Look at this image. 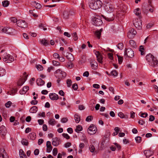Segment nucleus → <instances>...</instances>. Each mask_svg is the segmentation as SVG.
Returning a JSON list of instances; mask_svg holds the SVG:
<instances>
[{
  "label": "nucleus",
  "mask_w": 158,
  "mask_h": 158,
  "mask_svg": "<svg viewBox=\"0 0 158 158\" xmlns=\"http://www.w3.org/2000/svg\"><path fill=\"white\" fill-rule=\"evenodd\" d=\"M146 60L150 65L154 67L157 66L158 61L156 57L151 54L149 53L146 56Z\"/></svg>",
  "instance_id": "1"
},
{
  "label": "nucleus",
  "mask_w": 158,
  "mask_h": 158,
  "mask_svg": "<svg viewBox=\"0 0 158 158\" xmlns=\"http://www.w3.org/2000/svg\"><path fill=\"white\" fill-rule=\"evenodd\" d=\"M102 5V2L99 0H92L89 3V7L92 9L96 10L100 8Z\"/></svg>",
  "instance_id": "2"
},
{
  "label": "nucleus",
  "mask_w": 158,
  "mask_h": 158,
  "mask_svg": "<svg viewBox=\"0 0 158 158\" xmlns=\"http://www.w3.org/2000/svg\"><path fill=\"white\" fill-rule=\"evenodd\" d=\"M1 56L3 59V61L6 63H10L14 60V57L9 54H7L4 52L1 53Z\"/></svg>",
  "instance_id": "3"
},
{
  "label": "nucleus",
  "mask_w": 158,
  "mask_h": 158,
  "mask_svg": "<svg viewBox=\"0 0 158 158\" xmlns=\"http://www.w3.org/2000/svg\"><path fill=\"white\" fill-rule=\"evenodd\" d=\"M54 74L56 75V77H58L57 80V82L58 83H59L60 81V77L64 78L66 76V73L60 69L54 72Z\"/></svg>",
  "instance_id": "4"
},
{
  "label": "nucleus",
  "mask_w": 158,
  "mask_h": 158,
  "mask_svg": "<svg viewBox=\"0 0 158 158\" xmlns=\"http://www.w3.org/2000/svg\"><path fill=\"white\" fill-rule=\"evenodd\" d=\"M93 22V24L97 26H99L102 23V20H101V17L99 16H96L92 19Z\"/></svg>",
  "instance_id": "5"
},
{
  "label": "nucleus",
  "mask_w": 158,
  "mask_h": 158,
  "mask_svg": "<svg viewBox=\"0 0 158 158\" xmlns=\"http://www.w3.org/2000/svg\"><path fill=\"white\" fill-rule=\"evenodd\" d=\"M133 23L135 27L138 29L142 28V22L139 18L135 19L133 20Z\"/></svg>",
  "instance_id": "6"
},
{
  "label": "nucleus",
  "mask_w": 158,
  "mask_h": 158,
  "mask_svg": "<svg viewBox=\"0 0 158 158\" xmlns=\"http://www.w3.org/2000/svg\"><path fill=\"white\" fill-rule=\"evenodd\" d=\"M125 55L129 58H132L134 55V52L131 48H126L125 52Z\"/></svg>",
  "instance_id": "7"
},
{
  "label": "nucleus",
  "mask_w": 158,
  "mask_h": 158,
  "mask_svg": "<svg viewBox=\"0 0 158 158\" xmlns=\"http://www.w3.org/2000/svg\"><path fill=\"white\" fill-rule=\"evenodd\" d=\"M105 10L108 13H111L114 10L112 5L109 3H107L104 6Z\"/></svg>",
  "instance_id": "8"
},
{
  "label": "nucleus",
  "mask_w": 158,
  "mask_h": 158,
  "mask_svg": "<svg viewBox=\"0 0 158 158\" xmlns=\"http://www.w3.org/2000/svg\"><path fill=\"white\" fill-rule=\"evenodd\" d=\"M102 16L104 18L106 21L109 22L112 21H113L114 18V14L112 13L110 14H108L106 16L102 15Z\"/></svg>",
  "instance_id": "9"
},
{
  "label": "nucleus",
  "mask_w": 158,
  "mask_h": 158,
  "mask_svg": "<svg viewBox=\"0 0 158 158\" xmlns=\"http://www.w3.org/2000/svg\"><path fill=\"white\" fill-rule=\"evenodd\" d=\"M97 128L94 125H91L88 129V132L90 135H93L95 134Z\"/></svg>",
  "instance_id": "10"
},
{
  "label": "nucleus",
  "mask_w": 158,
  "mask_h": 158,
  "mask_svg": "<svg viewBox=\"0 0 158 158\" xmlns=\"http://www.w3.org/2000/svg\"><path fill=\"white\" fill-rule=\"evenodd\" d=\"M136 31L133 28H130L127 33V37L130 39H132L134 37L136 33Z\"/></svg>",
  "instance_id": "11"
},
{
  "label": "nucleus",
  "mask_w": 158,
  "mask_h": 158,
  "mask_svg": "<svg viewBox=\"0 0 158 158\" xmlns=\"http://www.w3.org/2000/svg\"><path fill=\"white\" fill-rule=\"evenodd\" d=\"M17 25L18 26L22 28H25L27 27V25L25 21L21 19L18 20Z\"/></svg>",
  "instance_id": "12"
},
{
  "label": "nucleus",
  "mask_w": 158,
  "mask_h": 158,
  "mask_svg": "<svg viewBox=\"0 0 158 158\" xmlns=\"http://www.w3.org/2000/svg\"><path fill=\"white\" fill-rule=\"evenodd\" d=\"M61 143L60 139L57 137H55L52 139V144L55 146H57Z\"/></svg>",
  "instance_id": "13"
},
{
  "label": "nucleus",
  "mask_w": 158,
  "mask_h": 158,
  "mask_svg": "<svg viewBox=\"0 0 158 158\" xmlns=\"http://www.w3.org/2000/svg\"><path fill=\"white\" fill-rule=\"evenodd\" d=\"M95 54L96 56L97 60L100 63H102V58L100 52L98 51H95Z\"/></svg>",
  "instance_id": "14"
},
{
  "label": "nucleus",
  "mask_w": 158,
  "mask_h": 158,
  "mask_svg": "<svg viewBox=\"0 0 158 158\" xmlns=\"http://www.w3.org/2000/svg\"><path fill=\"white\" fill-rule=\"evenodd\" d=\"M7 130L6 127L4 126H2L0 127V134L2 136H5L7 133Z\"/></svg>",
  "instance_id": "15"
},
{
  "label": "nucleus",
  "mask_w": 158,
  "mask_h": 158,
  "mask_svg": "<svg viewBox=\"0 0 158 158\" xmlns=\"http://www.w3.org/2000/svg\"><path fill=\"white\" fill-rule=\"evenodd\" d=\"M91 66L92 69L94 70H96L98 68V64L95 60H92L90 61Z\"/></svg>",
  "instance_id": "16"
},
{
  "label": "nucleus",
  "mask_w": 158,
  "mask_h": 158,
  "mask_svg": "<svg viewBox=\"0 0 158 158\" xmlns=\"http://www.w3.org/2000/svg\"><path fill=\"white\" fill-rule=\"evenodd\" d=\"M49 96L50 98L52 100H56L59 98L58 95L55 93L50 94Z\"/></svg>",
  "instance_id": "17"
},
{
  "label": "nucleus",
  "mask_w": 158,
  "mask_h": 158,
  "mask_svg": "<svg viewBox=\"0 0 158 158\" xmlns=\"http://www.w3.org/2000/svg\"><path fill=\"white\" fill-rule=\"evenodd\" d=\"M71 11L68 10H65L63 12V17L65 19H67L69 18V15H70Z\"/></svg>",
  "instance_id": "18"
},
{
  "label": "nucleus",
  "mask_w": 158,
  "mask_h": 158,
  "mask_svg": "<svg viewBox=\"0 0 158 158\" xmlns=\"http://www.w3.org/2000/svg\"><path fill=\"white\" fill-rule=\"evenodd\" d=\"M46 146L47 148V152L48 153L50 152L52 149V147L51 145V143L50 141H47L46 143Z\"/></svg>",
  "instance_id": "19"
},
{
  "label": "nucleus",
  "mask_w": 158,
  "mask_h": 158,
  "mask_svg": "<svg viewBox=\"0 0 158 158\" xmlns=\"http://www.w3.org/2000/svg\"><path fill=\"white\" fill-rule=\"evenodd\" d=\"M144 153L147 158H149L153 153V151L150 150H145L144 151Z\"/></svg>",
  "instance_id": "20"
},
{
  "label": "nucleus",
  "mask_w": 158,
  "mask_h": 158,
  "mask_svg": "<svg viewBox=\"0 0 158 158\" xmlns=\"http://www.w3.org/2000/svg\"><path fill=\"white\" fill-rule=\"evenodd\" d=\"M36 82L37 85L39 86H41L44 85V81L40 78H38L37 79Z\"/></svg>",
  "instance_id": "21"
},
{
  "label": "nucleus",
  "mask_w": 158,
  "mask_h": 158,
  "mask_svg": "<svg viewBox=\"0 0 158 158\" xmlns=\"http://www.w3.org/2000/svg\"><path fill=\"white\" fill-rule=\"evenodd\" d=\"M40 42L44 46H47L49 45L48 42L45 39L40 40Z\"/></svg>",
  "instance_id": "22"
},
{
  "label": "nucleus",
  "mask_w": 158,
  "mask_h": 158,
  "mask_svg": "<svg viewBox=\"0 0 158 158\" xmlns=\"http://www.w3.org/2000/svg\"><path fill=\"white\" fill-rule=\"evenodd\" d=\"M36 137V135L34 132H32L29 134L28 138L32 140H35Z\"/></svg>",
  "instance_id": "23"
},
{
  "label": "nucleus",
  "mask_w": 158,
  "mask_h": 158,
  "mask_svg": "<svg viewBox=\"0 0 158 158\" xmlns=\"http://www.w3.org/2000/svg\"><path fill=\"white\" fill-rule=\"evenodd\" d=\"M29 89V87L28 86H25L23 87V90L20 91V93L21 94H25L28 91Z\"/></svg>",
  "instance_id": "24"
},
{
  "label": "nucleus",
  "mask_w": 158,
  "mask_h": 158,
  "mask_svg": "<svg viewBox=\"0 0 158 158\" xmlns=\"http://www.w3.org/2000/svg\"><path fill=\"white\" fill-rule=\"evenodd\" d=\"M14 31V29L11 28L7 27L6 34H8L9 35H12L13 34Z\"/></svg>",
  "instance_id": "25"
},
{
  "label": "nucleus",
  "mask_w": 158,
  "mask_h": 158,
  "mask_svg": "<svg viewBox=\"0 0 158 158\" xmlns=\"http://www.w3.org/2000/svg\"><path fill=\"white\" fill-rule=\"evenodd\" d=\"M66 57L67 59L70 61H73L74 60V57L73 55L71 53H69Z\"/></svg>",
  "instance_id": "26"
},
{
  "label": "nucleus",
  "mask_w": 158,
  "mask_h": 158,
  "mask_svg": "<svg viewBox=\"0 0 158 158\" xmlns=\"http://www.w3.org/2000/svg\"><path fill=\"white\" fill-rule=\"evenodd\" d=\"M74 119L76 123H79L81 119V116L77 113L76 114L74 115Z\"/></svg>",
  "instance_id": "27"
},
{
  "label": "nucleus",
  "mask_w": 158,
  "mask_h": 158,
  "mask_svg": "<svg viewBox=\"0 0 158 158\" xmlns=\"http://www.w3.org/2000/svg\"><path fill=\"white\" fill-rule=\"evenodd\" d=\"M37 107L36 106H33L30 108L29 111L31 113H35L37 111Z\"/></svg>",
  "instance_id": "28"
},
{
  "label": "nucleus",
  "mask_w": 158,
  "mask_h": 158,
  "mask_svg": "<svg viewBox=\"0 0 158 158\" xmlns=\"http://www.w3.org/2000/svg\"><path fill=\"white\" fill-rule=\"evenodd\" d=\"M19 153L20 158H27L26 156L22 149H20L19 150Z\"/></svg>",
  "instance_id": "29"
},
{
  "label": "nucleus",
  "mask_w": 158,
  "mask_h": 158,
  "mask_svg": "<svg viewBox=\"0 0 158 158\" xmlns=\"http://www.w3.org/2000/svg\"><path fill=\"white\" fill-rule=\"evenodd\" d=\"M102 31V29L101 28L99 31L97 30L95 31V34L98 39H100L101 35V32Z\"/></svg>",
  "instance_id": "30"
},
{
  "label": "nucleus",
  "mask_w": 158,
  "mask_h": 158,
  "mask_svg": "<svg viewBox=\"0 0 158 158\" xmlns=\"http://www.w3.org/2000/svg\"><path fill=\"white\" fill-rule=\"evenodd\" d=\"M134 12L135 14L137 16H139L141 14V10L139 8H136L134 10Z\"/></svg>",
  "instance_id": "31"
},
{
  "label": "nucleus",
  "mask_w": 158,
  "mask_h": 158,
  "mask_svg": "<svg viewBox=\"0 0 158 158\" xmlns=\"http://www.w3.org/2000/svg\"><path fill=\"white\" fill-rule=\"evenodd\" d=\"M129 44L133 48H135L136 47V44L134 40H130L129 41Z\"/></svg>",
  "instance_id": "32"
},
{
  "label": "nucleus",
  "mask_w": 158,
  "mask_h": 158,
  "mask_svg": "<svg viewBox=\"0 0 158 158\" xmlns=\"http://www.w3.org/2000/svg\"><path fill=\"white\" fill-rule=\"evenodd\" d=\"M6 73L5 70L2 68H0V77L4 76Z\"/></svg>",
  "instance_id": "33"
},
{
  "label": "nucleus",
  "mask_w": 158,
  "mask_h": 158,
  "mask_svg": "<svg viewBox=\"0 0 158 158\" xmlns=\"http://www.w3.org/2000/svg\"><path fill=\"white\" fill-rule=\"evenodd\" d=\"M48 123L49 124L53 126L55 124L56 121L54 118L51 119L49 120Z\"/></svg>",
  "instance_id": "34"
},
{
  "label": "nucleus",
  "mask_w": 158,
  "mask_h": 158,
  "mask_svg": "<svg viewBox=\"0 0 158 158\" xmlns=\"http://www.w3.org/2000/svg\"><path fill=\"white\" fill-rule=\"evenodd\" d=\"M82 126L80 125H78L76 128L75 129V131L77 133H78L80 131H82Z\"/></svg>",
  "instance_id": "35"
},
{
  "label": "nucleus",
  "mask_w": 158,
  "mask_h": 158,
  "mask_svg": "<svg viewBox=\"0 0 158 158\" xmlns=\"http://www.w3.org/2000/svg\"><path fill=\"white\" fill-rule=\"evenodd\" d=\"M9 2L7 0H5L2 2V5L3 6L6 7L9 5Z\"/></svg>",
  "instance_id": "36"
},
{
  "label": "nucleus",
  "mask_w": 158,
  "mask_h": 158,
  "mask_svg": "<svg viewBox=\"0 0 158 158\" xmlns=\"http://www.w3.org/2000/svg\"><path fill=\"white\" fill-rule=\"evenodd\" d=\"M144 50V48L143 46H140L139 49V51L141 52V55H144L145 54V52Z\"/></svg>",
  "instance_id": "37"
},
{
  "label": "nucleus",
  "mask_w": 158,
  "mask_h": 158,
  "mask_svg": "<svg viewBox=\"0 0 158 158\" xmlns=\"http://www.w3.org/2000/svg\"><path fill=\"white\" fill-rule=\"evenodd\" d=\"M24 83V81H23V79H19L17 82V85L19 86H21Z\"/></svg>",
  "instance_id": "38"
},
{
  "label": "nucleus",
  "mask_w": 158,
  "mask_h": 158,
  "mask_svg": "<svg viewBox=\"0 0 158 158\" xmlns=\"http://www.w3.org/2000/svg\"><path fill=\"white\" fill-rule=\"evenodd\" d=\"M67 66L70 69H72L74 65L73 63H72L71 61H70L69 62H67Z\"/></svg>",
  "instance_id": "39"
},
{
  "label": "nucleus",
  "mask_w": 158,
  "mask_h": 158,
  "mask_svg": "<svg viewBox=\"0 0 158 158\" xmlns=\"http://www.w3.org/2000/svg\"><path fill=\"white\" fill-rule=\"evenodd\" d=\"M111 75L114 77H116L118 75V73L115 70L112 71L110 73Z\"/></svg>",
  "instance_id": "40"
},
{
  "label": "nucleus",
  "mask_w": 158,
  "mask_h": 158,
  "mask_svg": "<svg viewBox=\"0 0 158 158\" xmlns=\"http://www.w3.org/2000/svg\"><path fill=\"white\" fill-rule=\"evenodd\" d=\"M72 35L73 37V39L75 41L77 40L78 39V37L76 32H74L72 34Z\"/></svg>",
  "instance_id": "41"
},
{
  "label": "nucleus",
  "mask_w": 158,
  "mask_h": 158,
  "mask_svg": "<svg viewBox=\"0 0 158 158\" xmlns=\"http://www.w3.org/2000/svg\"><path fill=\"white\" fill-rule=\"evenodd\" d=\"M23 145L25 146H27L29 144L28 142L26 139H23L21 141Z\"/></svg>",
  "instance_id": "42"
},
{
  "label": "nucleus",
  "mask_w": 158,
  "mask_h": 158,
  "mask_svg": "<svg viewBox=\"0 0 158 158\" xmlns=\"http://www.w3.org/2000/svg\"><path fill=\"white\" fill-rule=\"evenodd\" d=\"M89 150L91 152H93L95 150V148L94 146L92 144H91L89 147Z\"/></svg>",
  "instance_id": "43"
},
{
  "label": "nucleus",
  "mask_w": 158,
  "mask_h": 158,
  "mask_svg": "<svg viewBox=\"0 0 158 158\" xmlns=\"http://www.w3.org/2000/svg\"><path fill=\"white\" fill-rule=\"evenodd\" d=\"M66 83L67 86L68 87H70L72 83L71 80L70 79H68L67 80Z\"/></svg>",
  "instance_id": "44"
},
{
  "label": "nucleus",
  "mask_w": 158,
  "mask_h": 158,
  "mask_svg": "<svg viewBox=\"0 0 158 158\" xmlns=\"http://www.w3.org/2000/svg\"><path fill=\"white\" fill-rule=\"evenodd\" d=\"M17 89H13L11 91L10 93L9 94V92H7V94H10V95H14V94H15V93L17 92Z\"/></svg>",
  "instance_id": "45"
},
{
  "label": "nucleus",
  "mask_w": 158,
  "mask_h": 158,
  "mask_svg": "<svg viewBox=\"0 0 158 158\" xmlns=\"http://www.w3.org/2000/svg\"><path fill=\"white\" fill-rule=\"evenodd\" d=\"M105 142V140H103L101 143L100 145L101 146L100 147V150H102L105 148L104 145Z\"/></svg>",
  "instance_id": "46"
},
{
  "label": "nucleus",
  "mask_w": 158,
  "mask_h": 158,
  "mask_svg": "<svg viewBox=\"0 0 158 158\" xmlns=\"http://www.w3.org/2000/svg\"><path fill=\"white\" fill-rule=\"evenodd\" d=\"M123 43H120L118 44V48L121 50H122L123 49Z\"/></svg>",
  "instance_id": "47"
},
{
  "label": "nucleus",
  "mask_w": 158,
  "mask_h": 158,
  "mask_svg": "<svg viewBox=\"0 0 158 158\" xmlns=\"http://www.w3.org/2000/svg\"><path fill=\"white\" fill-rule=\"evenodd\" d=\"M135 140L136 142L140 143L141 141V138L140 136H138L135 138Z\"/></svg>",
  "instance_id": "48"
},
{
  "label": "nucleus",
  "mask_w": 158,
  "mask_h": 158,
  "mask_svg": "<svg viewBox=\"0 0 158 158\" xmlns=\"http://www.w3.org/2000/svg\"><path fill=\"white\" fill-rule=\"evenodd\" d=\"M52 63L54 66H58L60 65V63L58 62L55 60H53L52 61Z\"/></svg>",
  "instance_id": "49"
},
{
  "label": "nucleus",
  "mask_w": 158,
  "mask_h": 158,
  "mask_svg": "<svg viewBox=\"0 0 158 158\" xmlns=\"http://www.w3.org/2000/svg\"><path fill=\"white\" fill-rule=\"evenodd\" d=\"M53 155L54 156H56L58 153L57 149L56 148H55L53 149L52 151Z\"/></svg>",
  "instance_id": "50"
},
{
  "label": "nucleus",
  "mask_w": 158,
  "mask_h": 158,
  "mask_svg": "<svg viewBox=\"0 0 158 158\" xmlns=\"http://www.w3.org/2000/svg\"><path fill=\"white\" fill-rule=\"evenodd\" d=\"M36 68L39 71H41L43 69V67L40 64L36 65Z\"/></svg>",
  "instance_id": "51"
},
{
  "label": "nucleus",
  "mask_w": 158,
  "mask_h": 158,
  "mask_svg": "<svg viewBox=\"0 0 158 158\" xmlns=\"http://www.w3.org/2000/svg\"><path fill=\"white\" fill-rule=\"evenodd\" d=\"M72 88L75 90H76L78 89V85L76 83H74L72 85Z\"/></svg>",
  "instance_id": "52"
},
{
  "label": "nucleus",
  "mask_w": 158,
  "mask_h": 158,
  "mask_svg": "<svg viewBox=\"0 0 158 158\" xmlns=\"http://www.w3.org/2000/svg\"><path fill=\"white\" fill-rule=\"evenodd\" d=\"M62 136L64 137L67 139H69L70 138L69 136L66 133H63Z\"/></svg>",
  "instance_id": "53"
},
{
  "label": "nucleus",
  "mask_w": 158,
  "mask_h": 158,
  "mask_svg": "<svg viewBox=\"0 0 158 158\" xmlns=\"http://www.w3.org/2000/svg\"><path fill=\"white\" fill-rule=\"evenodd\" d=\"M7 27H3L2 26L1 28V33H6V31Z\"/></svg>",
  "instance_id": "54"
},
{
  "label": "nucleus",
  "mask_w": 158,
  "mask_h": 158,
  "mask_svg": "<svg viewBox=\"0 0 158 158\" xmlns=\"http://www.w3.org/2000/svg\"><path fill=\"white\" fill-rule=\"evenodd\" d=\"M12 104V102L10 101H8L5 103V106L7 108H9Z\"/></svg>",
  "instance_id": "55"
},
{
  "label": "nucleus",
  "mask_w": 158,
  "mask_h": 158,
  "mask_svg": "<svg viewBox=\"0 0 158 158\" xmlns=\"http://www.w3.org/2000/svg\"><path fill=\"white\" fill-rule=\"evenodd\" d=\"M117 56L118 58V62L120 64L122 62L123 59V57L119 56Z\"/></svg>",
  "instance_id": "56"
},
{
  "label": "nucleus",
  "mask_w": 158,
  "mask_h": 158,
  "mask_svg": "<svg viewBox=\"0 0 158 158\" xmlns=\"http://www.w3.org/2000/svg\"><path fill=\"white\" fill-rule=\"evenodd\" d=\"M95 100L93 99L91 100L90 102L89 107L93 106V105L95 104Z\"/></svg>",
  "instance_id": "57"
},
{
  "label": "nucleus",
  "mask_w": 158,
  "mask_h": 158,
  "mask_svg": "<svg viewBox=\"0 0 158 158\" xmlns=\"http://www.w3.org/2000/svg\"><path fill=\"white\" fill-rule=\"evenodd\" d=\"M71 145V143L70 142H67L64 144V147L66 148H68L70 147Z\"/></svg>",
  "instance_id": "58"
},
{
  "label": "nucleus",
  "mask_w": 158,
  "mask_h": 158,
  "mask_svg": "<svg viewBox=\"0 0 158 158\" xmlns=\"http://www.w3.org/2000/svg\"><path fill=\"white\" fill-rule=\"evenodd\" d=\"M148 115V114L146 113H142L140 114V116L143 118H146Z\"/></svg>",
  "instance_id": "59"
},
{
  "label": "nucleus",
  "mask_w": 158,
  "mask_h": 158,
  "mask_svg": "<svg viewBox=\"0 0 158 158\" xmlns=\"http://www.w3.org/2000/svg\"><path fill=\"white\" fill-rule=\"evenodd\" d=\"M68 119L66 118H63L61 120V122L62 123H65L68 121Z\"/></svg>",
  "instance_id": "60"
},
{
  "label": "nucleus",
  "mask_w": 158,
  "mask_h": 158,
  "mask_svg": "<svg viewBox=\"0 0 158 158\" xmlns=\"http://www.w3.org/2000/svg\"><path fill=\"white\" fill-rule=\"evenodd\" d=\"M118 116L121 118H123L124 117V115L123 113L120 112L118 114Z\"/></svg>",
  "instance_id": "61"
},
{
  "label": "nucleus",
  "mask_w": 158,
  "mask_h": 158,
  "mask_svg": "<svg viewBox=\"0 0 158 158\" xmlns=\"http://www.w3.org/2000/svg\"><path fill=\"white\" fill-rule=\"evenodd\" d=\"M138 123L140 125H143L145 123V122L142 119H140L138 121Z\"/></svg>",
  "instance_id": "62"
},
{
  "label": "nucleus",
  "mask_w": 158,
  "mask_h": 158,
  "mask_svg": "<svg viewBox=\"0 0 158 158\" xmlns=\"http://www.w3.org/2000/svg\"><path fill=\"white\" fill-rule=\"evenodd\" d=\"M108 58L110 60H112L113 59V54L111 53H108Z\"/></svg>",
  "instance_id": "63"
},
{
  "label": "nucleus",
  "mask_w": 158,
  "mask_h": 158,
  "mask_svg": "<svg viewBox=\"0 0 158 158\" xmlns=\"http://www.w3.org/2000/svg\"><path fill=\"white\" fill-rule=\"evenodd\" d=\"M67 131L68 132L69 134H72L73 132V129L71 127L68 128L67 129Z\"/></svg>",
  "instance_id": "64"
}]
</instances>
